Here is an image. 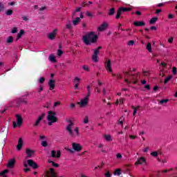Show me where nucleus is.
Returning a JSON list of instances; mask_svg holds the SVG:
<instances>
[{
    "label": "nucleus",
    "instance_id": "obj_2",
    "mask_svg": "<svg viewBox=\"0 0 177 177\" xmlns=\"http://www.w3.org/2000/svg\"><path fill=\"white\" fill-rule=\"evenodd\" d=\"M69 123L68 125L66 127V131L68 132L69 136L71 138H78L80 136V129L78 127H75L73 130V127H74V122L72 120H68Z\"/></svg>",
    "mask_w": 177,
    "mask_h": 177
},
{
    "label": "nucleus",
    "instance_id": "obj_6",
    "mask_svg": "<svg viewBox=\"0 0 177 177\" xmlns=\"http://www.w3.org/2000/svg\"><path fill=\"white\" fill-rule=\"evenodd\" d=\"M88 102H89V96L86 95V97L81 100L80 102H77V104L80 106V107H85L88 104Z\"/></svg>",
    "mask_w": 177,
    "mask_h": 177
},
{
    "label": "nucleus",
    "instance_id": "obj_28",
    "mask_svg": "<svg viewBox=\"0 0 177 177\" xmlns=\"http://www.w3.org/2000/svg\"><path fill=\"white\" fill-rule=\"evenodd\" d=\"M13 37L12 36H9L7 39H6V42L7 44H12L13 43Z\"/></svg>",
    "mask_w": 177,
    "mask_h": 177
},
{
    "label": "nucleus",
    "instance_id": "obj_19",
    "mask_svg": "<svg viewBox=\"0 0 177 177\" xmlns=\"http://www.w3.org/2000/svg\"><path fill=\"white\" fill-rule=\"evenodd\" d=\"M81 21V18L76 17L74 20L72 21V23L73 26H78L80 24V22Z\"/></svg>",
    "mask_w": 177,
    "mask_h": 177
},
{
    "label": "nucleus",
    "instance_id": "obj_46",
    "mask_svg": "<svg viewBox=\"0 0 177 177\" xmlns=\"http://www.w3.org/2000/svg\"><path fill=\"white\" fill-rule=\"evenodd\" d=\"M60 104H62L60 102H55L54 103L53 109H55V107H57V106H60Z\"/></svg>",
    "mask_w": 177,
    "mask_h": 177
},
{
    "label": "nucleus",
    "instance_id": "obj_8",
    "mask_svg": "<svg viewBox=\"0 0 177 177\" xmlns=\"http://www.w3.org/2000/svg\"><path fill=\"white\" fill-rule=\"evenodd\" d=\"M72 149L75 151H81V150H82V146H81L79 143L73 142L72 144Z\"/></svg>",
    "mask_w": 177,
    "mask_h": 177
},
{
    "label": "nucleus",
    "instance_id": "obj_56",
    "mask_svg": "<svg viewBox=\"0 0 177 177\" xmlns=\"http://www.w3.org/2000/svg\"><path fill=\"white\" fill-rule=\"evenodd\" d=\"M23 20H24V21H28V20H30V19L28 17L24 16Z\"/></svg>",
    "mask_w": 177,
    "mask_h": 177
},
{
    "label": "nucleus",
    "instance_id": "obj_55",
    "mask_svg": "<svg viewBox=\"0 0 177 177\" xmlns=\"http://www.w3.org/2000/svg\"><path fill=\"white\" fill-rule=\"evenodd\" d=\"M38 92H42L44 91V86L41 85L39 88H37Z\"/></svg>",
    "mask_w": 177,
    "mask_h": 177
},
{
    "label": "nucleus",
    "instance_id": "obj_37",
    "mask_svg": "<svg viewBox=\"0 0 177 177\" xmlns=\"http://www.w3.org/2000/svg\"><path fill=\"white\" fill-rule=\"evenodd\" d=\"M45 115H46V114L42 113L40 116H39V118H37V120L39 122L42 121V120H44V117H45Z\"/></svg>",
    "mask_w": 177,
    "mask_h": 177
},
{
    "label": "nucleus",
    "instance_id": "obj_51",
    "mask_svg": "<svg viewBox=\"0 0 177 177\" xmlns=\"http://www.w3.org/2000/svg\"><path fill=\"white\" fill-rule=\"evenodd\" d=\"M115 174L118 175V176H120V175H121V169H116Z\"/></svg>",
    "mask_w": 177,
    "mask_h": 177
},
{
    "label": "nucleus",
    "instance_id": "obj_33",
    "mask_svg": "<svg viewBox=\"0 0 177 177\" xmlns=\"http://www.w3.org/2000/svg\"><path fill=\"white\" fill-rule=\"evenodd\" d=\"M147 49L148 52L151 53V43H147Z\"/></svg>",
    "mask_w": 177,
    "mask_h": 177
},
{
    "label": "nucleus",
    "instance_id": "obj_12",
    "mask_svg": "<svg viewBox=\"0 0 177 177\" xmlns=\"http://www.w3.org/2000/svg\"><path fill=\"white\" fill-rule=\"evenodd\" d=\"M107 27H109V24H107V22H104L100 27H98L97 30L104 31V30L107 29Z\"/></svg>",
    "mask_w": 177,
    "mask_h": 177
},
{
    "label": "nucleus",
    "instance_id": "obj_9",
    "mask_svg": "<svg viewBox=\"0 0 177 177\" xmlns=\"http://www.w3.org/2000/svg\"><path fill=\"white\" fill-rule=\"evenodd\" d=\"M57 34V29H54L52 32L49 33L47 35V38H48V39L53 40L55 39V38H56Z\"/></svg>",
    "mask_w": 177,
    "mask_h": 177
},
{
    "label": "nucleus",
    "instance_id": "obj_25",
    "mask_svg": "<svg viewBox=\"0 0 177 177\" xmlns=\"http://www.w3.org/2000/svg\"><path fill=\"white\" fill-rule=\"evenodd\" d=\"M140 108V106H138L137 107L132 106V109H133V115H136V113H138V110H139Z\"/></svg>",
    "mask_w": 177,
    "mask_h": 177
},
{
    "label": "nucleus",
    "instance_id": "obj_64",
    "mask_svg": "<svg viewBox=\"0 0 177 177\" xmlns=\"http://www.w3.org/2000/svg\"><path fill=\"white\" fill-rule=\"evenodd\" d=\"M168 17H169V19H174V15L169 14Z\"/></svg>",
    "mask_w": 177,
    "mask_h": 177
},
{
    "label": "nucleus",
    "instance_id": "obj_39",
    "mask_svg": "<svg viewBox=\"0 0 177 177\" xmlns=\"http://www.w3.org/2000/svg\"><path fill=\"white\" fill-rule=\"evenodd\" d=\"M84 124H88L89 122V117L88 115H86L84 118Z\"/></svg>",
    "mask_w": 177,
    "mask_h": 177
},
{
    "label": "nucleus",
    "instance_id": "obj_18",
    "mask_svg": "<svg viewBox=\"0 0 177 177\" xmlns=\"http://www.w3.org/2000/svg\"><path fill=\"white\" fill-rule=\"evenodd\" d=\"M133 24L137 27H143V26H146V24L144 21H135Z\"/></svg>",
    "mask_w": 177,
    "mask_h": 177
},
{
    "label": "nucleus",
    "instance_id": "obj_20",
    "mask_svg": "<svg viewBox=\"0 0 177 177\" xmlns=\"http://www.w3.org/2000/svg\"><path fill=\"white\" fill-rule=\"evenodd\" d=\"M48 60L51 62L52 63H56V58L55 57V55H50L48 57Z\"/></svg>",
    "mask_w": 177,
    "mask_h": 177
},
{
    "label": "nucleus",
    "instance_id": "obj_27",
    "mask_svg": "<svg viewBox=\"0 0 177 177\" xmlns=\"http://www.w3.org/2000/svg\"><path fill=\"white\" fill-rule=\"evenodd\" d=\"M157 20H158V17H153L151 19V20L149 21V24H154Z\"/></svg>",
    "mask_w": 177,
    "mask_h": 177
},
{
    "label": "nucleus",
    "instance_id": "obj_13",
    "mask_svg": "<svg viewBox=\"0 0 177 177\" xmlns=\"http://www.w3.org/2000/svg\"><path fill=\"white\" fill-rule=\"evenodd\" d=\"M23 149V138H19L18 141V145H17V151H20Z\"/></svg>",
    "mask_w": 177,
    "mask_h": 177
},
{
    "label": "nucleus",
    "instance_id": "obj_26",
    "mask_svg": "<svg viewBox=\"0 0 177 177\" xmlns=\"http://www.w3.org/2000/svg\"><path fill=\"white\" fill-rule=\"evenodd\" d=\"M48 162L49 164H52L53 167H55V168H59V164H57L52 160H48Z\"/></svg>",
    "mask_w": 177,
    "mask_h": 177
},
{
    "label": "nucleus",
    "instance_id": "obj_15",
    "mask_svg": "<svg viewBox=\"0 0 177 177\" xmlns=\"http://www.w3.org/2000/svg\"><path fill=\"white\" fill-rule=\"evenodd\" d=\"M48 86L50 87V91H53L55 89V80H50L48 82Z\"/></svg>",
    "mask_w": 177,
    "mask_h": 177
},
{
    "label": "nucleus",
    "instance_id": "obj_7",
    "mask_svg": "<svg viewBox=\"0 0 177 177\" xmlns=\"http://www.w3.org/2000/svg\"><path fill=\"white\" fill-rule=\"evenodd\" d=\"M105 68L109 73H113V68H111V60H110V59H106Z\"/></svg>",
    "mask_w": 177,
    "mask_h": 177
},
{
    "label": "nucleus",
    "instance_id": "obj_44",
    "mask_svg": "<svg viewBox=\"0 0 177 177\" xmlns=\"http://www.w3.org/2000/svg\"><path fill=\"white\" fill-rule=\"evenodd\" d=\"M118 123H119L120 125H123V124H124V118H122V116L119 119Z\"/></svg>",
    "mask_w": 177,
    "mask_h": 177
},
{
    "label": "nucleus",
    "instance_id": "obj_41",
    "mask_svg": "<svg viewBox=\"0 0 177 177\" xmlns=\"http://www.w3.org/2000/svg\"><path fill=\"white\" fill-rule=\"evenodd\" d=\"M123 74L124 75V81L125 82H129L128 79H127V75H128V74H129V72L127 71V72H123Z\"/></svg>",
    "mask_w": 177,
    "mask_h": 177
},
{
    "label": "nucleus",
    "instance_id": "obj_38",
    "mask_svg": "<svg viewBox=\"0 0 177 177\" xmlns=\"http://www.w3.org/2000/svg\"><path fill=\"white\" fill-rule=\"evenodd\" d=\"M127 45H129V46H133L135 45V41L133 40H130L127 42Z\"/></svg>",
    "mask_w": 177,
    "mask_h": 177
},
{
    "label": "nucleus",
    "instance_id": "obj_59",
    "mask_svg": "<svg viewBox=\"0 0 177 177\" xmlns=\"http://www.w3.org/2000/svg\"><path fill=\"white\" fill-rule=\"evenodd\" d=\"M4 8L3 5L2 3L0 2V13L2 12V10Z\"/></svg>",
    "mask_w": 177,
    "mask_h": 177
},
{
    "label": "nucleus",
    "instance_id": "obj_22",
    "mask_svg": "<svg viewBox=\"0 0 177 177\" xmlns=\"http://www.w3.org/2000/svg\"><path fill=\"white\" fill-rule=\"evenodd\" d=\"M115 14V8H111L108 13L109 16H114Z\"/></svg>",
    "mask_w": 177,
    "mask_h": 177
},
{
    "label": "nucleus",
    "instance_id": "obj_48",
    "mask_svg": "<svg viewBox=\"0 0 177 177\" xmlns=\"http://www.w3.org/2000/svg\"><path fill=\"white\" fill-rule=\"evenodd\" d=\"M39 82L40 84H44L45 82V77H40V79L39 80Z\"/></svg>",
    "mask_w": 177,
    "mask_h": 177
},
{
    "label": "nucleus",
    "instance_id": "obj_40",
    "mask_svg": "<svg viewBox=\"0 0 177 177\" xmlns=\"http://www.w3.org/2000/svg\"><path fill=\"white\" fill-rule=\"evenodd\" d=\"M6 15L7 16H10L11 15H13V10H8L6 12Z\"/></svg>",
    "mask_w": 177,
    "mask_h": 177
},
{
    "label": "nucleus",
    "instance_id": "obj_50",
    "mask_svg": "<svg viewBox=\"0 0 177 177\" xmlns=\"http://www.w3.org/2000/svg\"><path fill=\"white\" fill-rule=\"evenodd\" d=\"M142 73H143L145 77H149V74H150V73H149V71H142Z\"/></svg>",
    "mask_w": 177,
    "mask_h": 177
},
{
    "label": "nucleus",
    "instance_id": "obj_61",
    "mask_svg": "<svg viewBox=\"0 0 177 177\" xmlns=\"http://www.w3.org/2000/svg\"><path fill=\"white\" fill-rule=\"evenodd\" d=\"M105 176H106V177H110V176H111V174H110V171H107V172L105 174Z\"/></svg>",
    "mask_w": 177,
    "mask_h": 177
},
{
    "label": "nucleus",
    "instance_id": "obj_36",
    "mask_svg": "<svg viewBox=\"0 0 177 177\" xmlns=\"http://www.w3.org/2000/svg\"><path fill=\"white\" fill-rule=\"evenodd\" d=\"M8 172H9L8 169L3 170L0 173V176H3V177L5 176V174H8Z\"/></svg>",
    "mask_w": 177,
    "mask_h": 177
},
{
    "label": "nucleus",
    "instance_id": "obj_52",
    "mask_svg": "<svg viewBox=\"0 0 177 177\" xmlns=\"http://www.w3.org/2000/svg\"><path fill=\"white\" fill-rule=\"evenodd\" d=\"M86 16H88V17H92L93 16V15H92V13L89 12V11H86Z\"/></svg>",
    "mask_w": 177,
    "mask_h": 177
},
{
    "label": "nucleus",
    "instance_id": "obj_63",
    "mask_svg": "<svg viewBox=\"0 0 177 177\" xmlns=\"http://www.w3.org/2000/svg\"><path fill=\"white\" fill-rule=\"evenodd\" d=\"M75 12L77 13V12H81V7H78L76 8V10H75Z\"/></svg>",
    "mask_w": 177,
    "mask_h": 177
},
{
    "label": "nucleus",
    "instance_id": "obj_35",
    "mask_svg": "<svg viewBox=\"0 0 177 177\" xmlns=\"http://www.w3.org/2000/svg\"><path fill=\"white\" fill-rule=\"evenodd\" d=\"M41 145L43 147H48V141L46 140L44 141H41Z\"/></svg>",
    "mask_w": 177,
    "mask_h": 177
},
{
    "label": "nucleus",
    "instance_id": "obj_10",
    "mask_svg": "<svg viewBox=\"0 0 177 177\" xmlns=\"http://www.w3.org/2000/svg\"><path fill=\"white\" fill-rule=\"evenodd\" d=\"M28 165L31 167V168H33V169H37V168H38V165L37 162H34V160L31 159L28 160Z\"/></svg>",
    "mask_w": 177,
    "mask_h": 177
},
{
    "label": "nucleus",
    "instance_id": "obj_23",
    "mask_svg": "<svg viewBox=\"0 0 177 177\" xmlns=\"http://www.w3.org/2000/svg\"><path fill=\"white\" fill-rule=\"evenodd\" d=\"M122 14V10H121V8H120L118 10L115 19H118L119 17H120V16H121Z\"/></svg>",
    "mask_w": 177,
    "mask_h": 177
},
{
    "label": "nucleus",
    "instance_id": "obj_58",
    "mask_svg": "<svg viewBox=\"0 0 177 177\" xmlns=\"http://www.w3.org/2000/svg\"><path fill=\"white\" fill-rule=\"evenodd\" d=\"M39 122H39V120H37L35 123V124H34V126L35 127H38V125H39Z\"/></svg>",
    "mask_w": 177,
    "mask_h": 177
},
{
    "label": "nucleus",
    "instance_id": "obj_47",
    "mask_svg": "<svg viewBox=\"0 0 177 177\" xmlns=\"http://www.w3.org/2000/svg\"><path fill=\"white\" fill-rule=\"evenodd\" d=\"M18 30L17 28H13L11 30L12 34H16Z\"/></svg>",
    "mask_w": 177,
    "mask_h": 177
},
{
    "label": "nucleus",
    "instance_id": "obj_43",
    "mask_svg": "<svg viewBox=\"0 0 177 177\" xmlns=\"http://www.w3.org/2000/svg\"><path fill=\"white\" fill-rule=\"evenodd\" d=\"M151 156H152V157H157V156H158V151H153L151 153Z\"/></svg>",
    "mask_w": 177,
    "mask_h": 177
},
{
    "label": "nucleus",
    "instance_id": "obj_42",
    "mask_svg": "<svg viewBox=\"0 0 177 177\" xmlns=\"http://www.w3.org/2000/svg\"><path fill=\"white\" fill-rule=\"evenodd\" d=\"M87 91H88V93L86 95V96H91V86H87Z\"/></svg>",
    "mask_w": 177,
    "mask_h": 177
},
{
    "label": "nucleus",
    "instance_id": "obj_24",
    "mask_svg": "<svg viewBox=\"0 0 177 177\" xmlns=\"http://www.w3.org/2000/svg\"><path fill=\"white\" fill-rule=\"evenodd\" d=\"M104 139L107 140V142H111V140H113V138H111V136L107 134L104 135Z\"/></svg>",
    "mask_w": 177,
    "mask_h": 177
},
{
    "label": "nucleus",
    "instance_id": "obj_3",
    "mask_svg": "<svg viewBox=\"0 0 177 177\" xmlns=\"http://www.w3.org/2000/svg\"><path fill=\"white\" fill-rule=\"evenodd\" d=\"M47 120L48 122V125L50 127L53 122H57V118H56V112L53 111H49L48 112Z\"/></svg>",
    "mask_w": 177,
    "mask_h": 177
},
{
    "label": "nucleus",
    "instance_id": "obj_60",
    "mask_svg": "<svg viewBox=\"0 0 177 177\" xmlns=\"http://www.w3.org/2000/svg\"><path fill=\"white\" fill-rule=\"evenodd\" d=\"M40 12H42V10H46V6H44L39 8V10Z\"/></svg>",
    "mask_w": 177,
    "mask_h": 177
},
{
    "label": "nucleus",
    "instance_id": "obj_34",
    "mask_svg": "<svg viewBox=\"0 0 177 177\" xmlns=\"http://www.w3.org/2000/svg\"><path fill=\"white\" fill-rule=\"evenodd\" d=\"M46 139H48V137H47V136H39V140H41V142H44V141H45V140H46Z\"/></svg>",
    "mask_w": 177,
    "mask_h": 177
},
{
    "label": "nucleus",
    "instance_id": "obj_16",
    "mask_svg": "<svg viewBox=\"0 0 177 177\" xmlns=\"http://www.w3.org/2000/svg\"><path fill=\"white\" fill-rule=\"evenodd\" d=\"M143 162H146V158L141 157L138 159V161L136 162V165H139L143 164Z\"/></svg>",
    "mask_w": 177,
    "mask_h": 177
},
{
    "label": "nucleus",
    "instance_id": "obj_30",
    "mask_svg": "<svg viewBox=\"0 0 177 177\" xmlns=\"http://www.w3.org/2000/svg\"><path fill=\"white\" fill-rule=\"evenodd\" d=\"M168 102H169V99H164V100L159 101V103H160V104L162 105V104H167V103H168Z\"/></svg>",
    "mask_w": 177,
    "mask_h": 177
},
{
    "label": "nucleus",
    "instance_id": "obj_31",
    "mask_svg": "<svg viewBox=\"0 0 177 177\" xmlns=\"http://www.w3.org/2000/svg\"><path fill=\"white\" fill-rule=\"evenodd\" d=\"M23 36V30H21L20 31H19V33H18V35H17V41H19V39H20V38H21V37Z\"/></svg>",
    "mask_w": 177,
    "mask_h": 177
},
{
    "label": "nucleus",
    "instance_id": "obj_17",
    "mask_svg": "<svg viewBox=\"0 0 177 177\" xmlns=\"http://www.w3.org/2000/svg\"><path fill=\"white\" fill-rule=\"evenodd\" d=\"M15 159H11L8 160V163L7 165L8 168H10V169L13 168L15 167Z\"/></svg>",
    "mask_w": 177,
    "mask_h": 177
},
{
    "label": "nucleus",
    "instance_id": "obj_21",
    "mask_svg": "<svg viewBox=\"0 0 177 177\" xmlns=\"http://www.w3.org/2000/svg\"><path fill=\"white\" fill-rule=\"evenodd\" d=\"M66 28L68 30H71L73 28V25L71 24V21H67L66 25Z\"/></svg>",
    "mask_w": 177,
    "mask_h": 177
},
{
    "label": "nucleus",
    "instance_id": "obj_4",
    "mask_svg": "<svg viewBox=\"0 0 177 177\" xmlns=\"http://www.w3.org/2000/svg\"><path fill=\"white\" fill-rule=\"evenodd\" d=\"M17 123L15 121L12 122V127L13 128H20L21 127V124H23V118H21V115H17Z\"/></svg>",
    "mask_w": 177,
    "mask_h": 177
},
{
    "label": "nucleus",
    "instance_id": "obj_32",
    "mask_svg": "<svg viewBox=\"0 0 177 177\" xmlns=\"http://www.w3.org/2000/svg\"><path fill=\"white\" fill-rule=\"evenodd\" d=\"M172 80V75H169L165 79V84H167V82H169Z\"/></svg>",
    "mask_w": 177,
    "mask_h": 177
},
{
    "label": "nucleus",
    "instance_id": "obj_5",
    "mask_svg": "<svg viewBox=\"0 0 177 177\" xmlns=\"http://www.w3.org/2000/svg\"><path fill=\"white\" fill-rule=\"evenodd\" d=\"M100 49H102V46H98L97 49L94 50L93 55L91 57V60L95 63H97V62H99V57H97V55H99V50H100Z\"/></svg>",
    "mask_w": 177,
    "mask_h": 177
},
{
    "label": "nucleus",
    "instance_id": "obj_45",
    "mask_svg": "<svg viewBox=\"0 0 177 177\" xmlns=\"http://www.w3.org/2000/svg\"><path fill=\"white\" fill-rule=\"evenodd\" d=\"M83 70H84V71H89V66H86V65H84L82 66Z\"/></svg>",
    "mask_w": 177,
    "mask_h": 177
},
{
    "label": "nucleus",
    "instance_id": "obj_54",
    "mask_svg": "<svg viewBox=\"0 0 177 177\" xmlns=\"http://www.w3.org/2000/svg\"><path fill=\"white\" fill-rule=\"evenodd\" d=\"M176 73H177V68L176 67H173V74L174 75H176Z\"/></svg>",
    "mask_w": 177,
    "mask_h": 177
},
{
    "label": "nucleus",
    "instance_id": "obj_14",
    "mask_svg": "<svg viewBox=\"0 0 177 177\" xmlns=\"http://www.w3.org/2000/svg\"><path fill=\"white\" fill-rule=\"evenodd\" d=\"M25 152L27 154V157L28 158H30V157H32V156H34V151L30 149H26Z\"/></svg>",
    "mask_w": 177,
    "mask_h": 177
},
{
    "label": "nucleus",
    "instance_id": "obj_53",
    "mask_svg": "<svg viewBox=\"0 0 177 177\" xmlns=\"http://www.w3.org/2000/svg\"><path fill=\"white\" fill-rule=\"evenodd\" d=\"M116 158H118V160H121V158H122V155H121V153H118L116 155Z\"/></svg>",
    "mask_w": 177,
    "mask_h": 177
},
{
    "label": "nucleus",
    "instance_id": "obj_49",
    "mask_svg": "<svg viewBox=\"0 0 177 177\" xmlns=\"http://www.w3.org/2000/svg\"><path fill=\"white\" fill-rule=\"evenodd\" d=\"M62 55H63V50H62L61 49H59L57 50V56H62Z\"/></svg>",
    "mask_w": 177,
    "mask_h": 177
},
{
    "label": "nucleus",
    "instance_id": "obj_57",
    "mask_svg": "<svg viewBox=\"0 0 177 177\" xmlns=\"http://www.w3.org/2000/svg\"><path fill=\"white\" fill-rule=\"evenodd\" d=\"M162 12V10L159 9V10H156V15H160V13H161Z\"/></svg>",
    "mask_w": 177,
    "mask_h": 177
},
{
    "label": "nucleus",
    "instance_id": "obj_62",
    "mask_svg": "<svg viewBox=\"0 0 177 177\" xmlns=\"http://www.w3.org/2000/svg\"><path fill=\"white\" fill-rule=\"evenodd\" d=\"M160 64H161L162 67H163V68L167 67V64H165V62H161Z\"/></svg>",
    "mask_w": 177,
    "mask_h": 177
},
{
    "label": "nucleus",
    "instance_id": "obj_1",
    "mask_svg": "<svg viewBox=\"0 0 177 177\" xmlns=\"http://www.w3.org/2000/svg\"><path fill=\"white\" fill-rule=\"evenodd\" d=\"M97 35H95V32H91L82 37V41L85 45H91V44H96L97 42Z\"/></svg>",
    "mask_w": 177,
    "mask_h": 177
},
{
    "label": "nucleus",
    "instance_id": "obj_29",
    "mask_svg": "<svg viewBox=\"0 0 177 177\" xmlns=\"http://www.w3.org/2000/svg\"><path fill=\"white\" fill-rule=\"evenodd\" d=\"M120 9L122 10V12H131V10H132V8H122V7H121Z\"/></svg>",
    "mask_w": 177,
    "mask_h": 177
},
{
    "label": "nucleus",
    "instance_id": "obj_11",
    "mask_svg": "<svg viewBox=\"0 0 177 177\" xmlns=\"http://www.w3.org/2000/svg\"><path fill=\"white\" fill-rule=\"evenodd\" d=\"M60 156H62V152L59 150L57 151V155L56 151H51V157H53V158H55V157H57V158H60Z\"/></svg>",
    "mask_w": 177,
    "mask_h": 177
}]
</instances>
